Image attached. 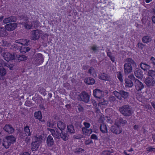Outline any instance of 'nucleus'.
<instances>
[{
  "label": "nucleus",
  "instance_id": "nucleus-1",
  "mask_svg": "<svg viewBox=\"0 0 155 155\" xmlns=\"http://www.w3.org/2000/svg\"><path fill=\"white\" fill-rule=\"evenodd\" d=\"M49 130L55 138L60 139L61 138L64 141H66L68 139L69 135L67 133H65L63 131H61V133H60L56 128L49 129Z\"/></svg>",
  "mask_w": 155,
  "mask_h": 155
},
{
  "label": "nucleus",
  "instance_id": "nucleus-2",
  "mask_svg": "<svg viewBox=\"0 0 155 155\" xmlns=\"http://www.w3.org/2000/svg\"><path fill=\"white\" fill-rule=\"evenodd\" d=\"M125 63L124 65V71L125 74H128L132 72V66L135 64L134 61L131 58H129L126 59Z\"/></svg>",
  "mask_w": 155,
  "mask_h": 155
},
{
  "label": "nucleus",
  "instance_id": "nucleus-3",
  "mask_svg": "<svg viewBox=\"0 0 155 155\" xmlns=\"http://www.w3.org/2000/svg\"><path fill=\"white\" fill-rule=\"evenodd\" d=\"M42 137L40 135L35 136L33 138V141L31 144V147L32 151L36 150L39 148Z\"/></svg>",
  "mask_w": 155,
  "mask_h": 155
},
{
  "label": "nucleus",
  "instance_id": "nucleus-4",
  "mask_svg": "<svg viewBox=\"0 0 155 155\" xmlns=\"http://www.w3.org/2000/svg\"><path fill=\"white\" fill-rule=\"evenodd\" d=\"M119 111L124 116H129L132 113V109L128 105H124L119 108Z\"/></svg>",
  "mask_w": 155,
  "mask_h": 155
},
{
  "label": "nucleus",
  "instance_id": "nucleus-5",
  "mask_svg": "<svg viewBox=\"0 0 155 155\" xmlns=\"http://www.w3.org/2000/svg\"><path fill=\"white\" fill-rule=\"evenodd\" d=\"M104 93L98 89H95L93 91V94L95 97L99 99L101 98L100 101V104H101L102 105L106 104V101H105L104 99L102 98L104 95Z\"/></svg>",
  "mask_w": 155,
  "mask_h": 155
},
{
  "label": "nucleus",
  "instance_id": "nucleus-6",
  "mask_svg": "<svg viewBox=\"0 0 155 155\" xmlns=\"http://www.w3.org/2000/svg\"><path fill=\"white\" fill-rule=\"evenodd\" d=\"M28 41L27 40H18L16 41V42L22 45H23L21 47L20 51L21 53H25L28 51L30 50V48L28 47L25 46L28 45L27 42Z\"/></svg>",
  "mask_w": 155,
  "mask_h": 155
},
{
  "label": "nucleus",
  "instance_id": "nucleus-7",
  "mask_svg": "<svg viewBox=\"0 0 155 155\" xmlns=\"http://www.w3.org/2000/svg\"><path fill=\"white\" fill-rule=\"evenodd\" d=\"M42 34L43 32L41 30H37L33 31L31 32V38L34 40H37L39 38Z\"/></svg>",
  "mask_w": 155,
  "mask_h": 155
},
{
  "label": "nucleus",
  "instance_id": "nucleus-8",
  "mask_svg": "<svg viewBox=\"0 0 155 155\" xmlns=\"http://www.w3.org/2000/svg\"><path fill=\"white\" fill-rule=\"evenodd\" d=\"M44 58L42 55L40 54H38L35 55L34 59L32 61L33 63L37 65H40L43 62Z\"/></svg>",
  "mask_w": 155,
  "mask_h": 155
},
{
  "label": "nucleus",
  "instance_id": "nucleus-9",
  "mask_svg": "<svg viewBox=\"0 0 155 155\" xmlns=\"http://www.w3.org/2000/svg\"><path fill=\"white\" fill-rule=\"evenodd\" d=\"M2 55L4 59L7 61L13 60L15 58V55L14 53H12L6 51L4 52Z\"/></svg>",
  "mask_w": 155,
  "mask_h": 155
},
{
  "label": "nucleus",
  "instance_id": "nucleus-10",
  "mask_svg": "<svg viewBox=\"0 0 155 155\" xmlns=\"http://www.w3.org/2000/svg\"><path fill=\"white\" fill-rule=\"evenodd\" d=\"M110 130L112 132L116 134H120L122 132V129L120 127L119 124H116L114 126L111 127Z\"/></svg>",
  "mask_w": 155,
  "mask_h": 155
},
{
  "label": "nucleus",
  "instance_id": "nucleus-11",
  "mask_svg": "<svg viewBox=\"0 0 155 155\" xmlns=\"http://www.w3.org/2000/svg\"><path fill=\"white\" fill-rule=\"evenodd\" d=\"M145 83L148 87L153 86L155 84V81L154 78L148 77H147L144 81Z\"/></svg>",
  "mask_w": 155,
  "mask_h": 155
},
{
  "label": "nucleus",
  "instance_id": "nucleus-12",
  "mask_svg": "<svg viewBox=\"0 0 155 155\" xmlns=\"http://www.w3.org/2000/svg\"><path fill=\"white\" fill-rule=\"evenodd\" d=\"M17 26V24L15 23H9L5 26L6 29L9 31H11L15 30Z\"/></svg>",
  "mask_w": 155,
  "mask_h": 155
},
{
  "label": "nucleus",
  "instance_id": "nucleus-13",
  "mask_svg": "<svg viewBox=\"0 0 155 155\" xmlns=\"http://www.w3.org/2000/svg\"><path fill=\"white\" fill-rule=\"evenodd\" d=\"M135 87L136 89L138 91H141L144 87L143 84L138 79L135 81Z\"/></svg>",
  "mask_w": 155,
  "mask_h": 155
},
{
  "label": "nucleus",
  "instance_id": "nucleus-14",
  "mask_svg": "<svg viewBox=\"0 0 155 155\" xmlns=\"http://www.w3.org/2000/svg\"><path fill=\"white\" fill-rule=\"evenodd\" d=\"M7 74L5 69L3 67L0 66V80H3Z\"/></svg>",
  "mask_w": 155,
  "mask_h": 155
},
{
  "label": "nucleus",
  "instance_id": "nucleus-15",
  "mask_svg": "<svg viewBox=\"0 0 155 155\" xmlns=\"http://www.w3.org/2000/svg\"><path fill=\"white\" fill-rule=\"evenodd\" d=\"M80 97L81 100L86 102H87L89 100V96L86 92H83L80 95Z\"/></svg>",
  "mask_w": 155,
  "mask_h": 155
},
{
  "label": "nucleus",
  "instance_id": "nucleus-16",
  "mask_svg": "<svg viewBox=\"0 0 155 155\" xmlns=\"http://www.w3.org/2000/svg\"><path fill=\"white\" fill-rule=\"evenodd\" d=\"M30 22H26V21L25 22L21 23V24L24 25V26L25 28L27 29H31L32 28V27H37L38 25V24H35L33 25H30Z\"/></svg>",
  "mask_w": 155,
  "mask_h": 155
},
{
  "label": "nucleus",
  "instance_id": "nucleus-17",
  "mask_svg": "<svg viewBox=\"0 0 155 155\" xmlns=\"http://www.w3.org/2000/svg\"><path fill=\"white\" fill-rule=\"evenodd\" d=\"M46 143L47 146L49 147H52L54 144V141L52 137L49 135L47 139Z\"/></svg>",
  "mask_w": 155,
  "mask_h": 155
},
{
  "label": "nucleus",
  "instance_id": "nucleus-18",
  "mask_svg": "<svg viewBox=\"0 0 155 155\" xmlns=\"http://www.w3.org/2000/svg\"><path fill=\"white\" fill-rule=\"evenodd\" d=\"M3 129L9 134H12L14 131L13 128L11 125L8 124L6 125L4 127Z\"/></svg>",
  "mask_w": 155,
  "mask_h": 155
},
{
  "label": "nucleus",
  "instance_id": "nucleus-19",
  "mask_svg": "<svg viewBox=\"0 0 155 155\" xmlns=\"http://www.w3.org/2000/svg\"><path fill=\"white\" fill-rule=\"evenodd\" d=\"M57 126L61 131H64L66 127V125L64 123L61 121L58 122Z\"/></svg>",
  "mask_w": 155,
  "mask_h": 155
},
{
  "label": "nucleus",
  "instance_id": "nucleus-20",
  "mask_svg": "<svg viewBox=\"0 0 155 155\" xmlns=\"http://www.w3.org/2000/svg\"><path fill=\"white\" fill-rule=\"evenodd\" d=\"M125 85L126 87L129 88L131 87L133 85V81L130 79L126 78L125 79Z\"/></svg>",
  "mask_w": 155,
  "mask_h": 155
},
{
  "label": "nucleus",
  "instance_id": "nucleus-21",
  "mask_svg": "<svg viewBox=\"0 0 155 155\" xmlns=\"http://www.w3.org/2000/svg\"><path fill=\"white\" fill-rule=\"evenodd\" d=\"M134 75L139 79L141 78L143 76V72L139 69H137L135 70L134 72Z\"/></svg>",
  "mask_w": 155,
  "mask_h": 155
},
{
  "label": "nucleus",
  "instance_id": "nucleus-22",
  "mask_svg": "<svg viewBox=\"0 0 155 155\" xmlns=\"http://www.w3.org/2000/svg\"><path fill=\"white\" fill-rule=\"evenodd\" d=\"M84 82L88 85H92L95 82V80L91 78H86L84 80Z\"/></svg>",
  "mask_w": 155,
  "mask_h": 155
},
{
  "label": "nucleus",
  "instance_id": "nucleus-23",
  "mask_svg": "<svg viewBox=\"0 0 155 155\" xmlns=\"http://www.w3.org/2000/svg\"><path fill=\"white\" fill-rule=\"evenodd\" d=\"M140 66L142 69L147 71V70H149V69L150 68V65L145 63H141L140 64Z\"/></svg>",
  "mask_w": 155,
  "mask_h": 155
},
{
  "label": "nucleus",
  "instance_id": "nucleus-24",
  "mask_svg": "<svg viewBox=\"0 0 155 155\" xmlns=\"http://www.w3.org/2000/svg\"><path fill=\"white\" fill-rule=\"evenodd\" d=\"M129 95V93L123 90H120V96L121 99L122 98L125 99L128 98Z\"/></svg>",
  "mask_w": 155,
  "mask_h": 155
},
{
  "label": "nucleus",
  "instance_id": "nucleus-25",
  "mask_svg": "<svg viewBox=\"0 0 155 155\" xmlns=\"http://www.w3.org/2000/svg\"><path fill=\"white\" fill-rule=\"evenodd\" d=\"M16 139V138L13 136H8L5 138V141H8L10 144L11 143L15 142Z\"/></svg>",
  "mask_w": 155,
  "mask_h": 155
},
{
  "label": "nucleus",
  "instance_id": "nucleus-26",
  "mask_svg": "<svg viewBox=\"0 0 155 155\" xmlns=\"http://www.w3.org/2000/svg\"><path fill=\"white\" fill-rule=\"evenodd\" d=\"M15 20V18L14 16L10 17L4 19L3 22L4 23H7L11 22Z\"/></svg>",
  "mask_w": 155,
  "mask_h": 155
},
{
  "label": "nucleus",
  "instance_id": "nucleus-27",
  "mask_svg": "<svg viewBox=\"0 0 155 155\" xmlns=\"http://www.w3.org/2000/svg\"><path fill=\"white\" fill-rule=\"evenodd\" d=\"M8 35V33L5 28L3 27H0V36L4 37Z\"/></svg>",
  "mask_w": 155,
  "mask_h": 155
},
{
  "label": "nucleus",
  "instance_id": "nucleus-28",
  "mask_svg": "<svg viewBox=\"0 0 155 155\" xmlns=\"http://www.w3.org/2000/svg\"><path fill=\"white\" fill-rule=\"evenodd\" d=\"M82 131L84 134L86 135L89 136L92 132V130H88L85 127L82 129Z\"/></svg>",
  "mask_w": 155,
  "mask_h": 155
},
{
  "label": "nucleus",
  "instance_id": "nucleus-29",
  "mask_svg": "<svg viewBox=\"0 0 155 155\" xmlns=\"http://www.w3.org/2000/svg\"><path fill=\"white\" fill-rule=\"evenodd\" d=\"M151 41V38L149 36H143L142 38V41L144 43H147Z\"/></svg>",
  "mask_w": 155,
  "mask_h": 155
},
{
  "label": "nucleus",
  "instance_id": "nucleus-30",
  "mask_svg": "<svg viewBox=\"0 0 155 155\" xmlns=\"http://www.w3.org/2000/svg\"><path fill=\"white\" fill-rule=\"evenodd\" d=\"M15 59L17 60L18 61H25L27 59V57L25 55L21 56L19 55H17L15 57Z\"/></svg>",
  "mask_w": 155,
  "mask_h": 155
},
{
  "label": "nucleus",
  "instance_id": "nucleus-31",
  "mask_svg": "<svg viewBox=\"0 0 155 155\" xmlns=\"http://www.w3.org/2000/svg\"><path fill=\"white\" fill-rule=\"evenodd\" d=\"M117 77L118 78L119 81L121 82L123 81V76L121 71H118L116 73Z\"/></svg>",
  "mask_w": 155,
  "mask_h": 155
},
{
  "label": "nucleus",
  "instance_id": "nucleus-32",
  "mask_svg": "<svg viewBox=\"0 0 155 155\" xmlns=\"http://www.w3.org/2000/svg\"><path fill=\"white\" fill-rule=\"evenodd\" d=\"M34 116L36 118L38 119L39 120H41L42 118L41 113L40 111L35 112L34 114Z\"/></svg>",
  "mask_w": 155,
  "mask_h": 155
},
{
  "label": "nucleus",
  "instance_id": "nucleus-33",
  "mask_svg": "<svg viewBox=\"0 0 155 155\" xmlns=\"http://www.w3.org/2000/svg\"><path fill=\"white\" fill-rule=\"evenodd\" d=\"M25 134L26 136H29L31 135V132L29 127L28 126H26L24 129Z\"/></svg>",
  "mask_w": 155,
  "mask_h": 155
},
{
  "label": "nucleus",
  "instance_id": "nucleus-34",
  "mask_svg": "<svg viewBox=\"0 0 155 155\" xmlns=\"http://www.w3.org/2000/svg\"><path fill=\"white\" fill-rule=\"evenodd\" d=\"M67 130L70 133L73 134L75 132V130L74 129V127L72 125L67 126Z\"/></svg>",
  "mask_w": 155,
  "mask_h": 155
},
{
  "label": "nucleus",
  "instance_id": "nucleus-35",
  "mask_svg": "<svg viewBox=\"0 0 155 155\" xmlns=\"http://www.w3.org/2000/svg\"><path fill=\"white\" fill-rule=\"evenodd\" d=\"M148 75L150 77L155 78V71L153 70H149L148 72Z\"/></svg>",
  "mask_w": 155,
  "mask_h": 155
},
{
  "label": "nucleus",
  "instance_id": "nucleus-36",
  "mask_svg": "<svg viewBox=\"0 0 155 155\" xmlns=\"http://www.w3.org/2000/svg\"><path fill=\"white\" fill-rule=\"evenodd\" d=\"M2 144L3 146L6 148H8L9 146L11 145L8 141H5V138L3 140Z\"/></svg>",
  "mask_w": 155,
  "mask_h": 155
},
{
  "label": "nucleus",
  "instance_id": "nucleus-37",
  "mask_svg": "<svg viewBox=\"0 0 155 155\" xmlns=\"http://www.w3.org/2000/svg\"><path fill=\"white\" fill-rule=\"evenodd\" d=\"M100 130L102 133H105L107 131V127L105 124H103L100 127Z\"/></svg>",
  "mask_w": 155,
  "mask_h": 155
},
{
  "label": "nucleus",
  "instance_id": "nucleus-38",
  "mask_svg": "<svg viewBox=\"0 0 155 155\" xmlns=\"http://www.w3.org/2000/svg\"><path fill=\"white\" fill-rule=\"evenodd\" d=\"M99 78L102 80L106 81L107 78L106 74L104 73L101 74L99 75Z\"/></svg>",
  "mask_w": 155,
  "mask_h": 155
},
{
  "label": "nucleus",
  "instance_id": "nucleus-39",
  "mask_svg": "<svg viewBox=\"0 0 155 155\" xmlns=\"http://www.w3.org/2000/svg\"><path fill=\"white\" fill-rule=\"evenodd\" d=\"M113 94L119 100L121 99L120 96V91H119V92H118L117 91H114L113 92Z\"/></svg>",
  "mask_w": 155,
  "mask_h": 155
},
{
  "label": "nucleus",
  "instance_id": "nucleus-40",
  "mask_svg": "<svg viewBox=\"0 0 155 155\" xmlns=\"http://www.w3.org/2000/svg\"><path fill=\"white\" fill-rule=\"evenodd\" d=\"M107 56H108L110 59L112 61L113 63L115 62V57L114 55L111 54L110 53L107 52Z\"/></svg>",
  "mask_w": 155,
  "mask_h": 155
},
{
  "label": "nucleus",
  "instance_id": "nucleus-41",
  "mask_svg": "<svg viewBox=\"0 0 155 155\" xmlns=\"http://www.w3.org/2000/svg\"><path fill=\"white\" fill-rule=\"evenodd\" d=\"M89 72L91 74H92L94 77L97 76L95 71L93 68H90L89 70Z\"/></svg>",
  "mask_w": 155,
  "mask_h": 155
},
{
  "label": "nucleus",
  "instance_id": "nucleus-42",
  "mask_svg": "<svg viewBox=\"0 0 155 155\" xmlns=\"http://www.w3.org/2000/svg\"><path fill=\"white\" fill-rule=\"evenodd\" d=\"M137 45V47L140 50H143L145 46V45L140 42L138 43Z\"/></svg>",
  "mask_w": 155,
  "mask_h": 155
},
{
  "label": "nucleus",
  "instance_id": "nucleus-43",
  "mask_svg": "<svg viewBox=\"0 0 155 155\" xmlns=\"http://www.w3.org/2000/svg\"><path fill=\"white\" fill-rule=\"evenodd\" d=\"M147 151L149 152H155V148H153L152 146H150L147 148Z\"/></svg>",
  "mask_w": 155,
  "mask_h": 155
},
{
  "label": "nucleus",
  "instance_id": "nucleus-44",
  "mask_svg": "<svg viewBox=\"0 0 155 155\" xmlns=\"http://www.w3.org/2000/svg\"><path fill=\"white\" fill-rule=\"evenodd\" d=\"M116 100L115 97L113 96H110L109 98V101H110V102H114Z\"/></svg>",
  "mask_w": 155,
  "mask_h": 155
},
{
  "label": "nucleus",
  "instance_id": "nucleus-45",
  "mask_svg": "<svg viewBox=\"0 0 155 155\" xmlns=\"http://www.w3.org/2000/svg\"><path fill=\"white\" fill-rule=\"evenodd\" d=\"M150 62L154 66H155V58L153 57H151L150 59Z\"/></svg>",
  "mask_w": 155,
  "mask_h": 155
},
{
  "label": "nucleus",
  "instance_id": "nucleus-46",
  "mask_svg": "<svg viewBox=\"0 0 155 155\" xmlns=\"http://www.w3.org/2000/svg\"><path fill=\"white\" fill-rule=\"evenodd\" d=\"M127 78L130 79V80H132V81H135L136 80H135V78L133 75H130L128 76V78Z\"/></svg>",
  "mask_w": 155,
  "mask_h": 155
},
{
  "label": "nucleus",
  "instance_id": "nucleus-47",
  "mask_svg": "<svg viewBox=\"0 0 155 155\" xmlns=\"http://www.w3.org/2000/svg\"><path fill=\"white\" fill-rule=\"evenodd\" d=\"M47 126L51 127H53V126H54V124L51 122H48L47 123Z\"/></svg>",
  "mask_w": 155,
  "mask_h": 155
},
{
  "label": "nucleus",
  "instance_id": "nucleus-48",
  "mask_svg": "<svg viewBox=\"0 0 155 155\" xmlns=\"http://www.w3.org/2000/svg\"><path fill=\"white\" fill-rule=\"evenodd\" d=\"M0 64L2 65L1 66H6V64L2 60H0Z\"/></svg>",
  "mask_w": 155,
  "mask_h": 155
},
{
  "label": "nucleus",
  "instance_id": "nucleus-49",
  "mask_svg": "<svg viewBox=\"0 0 155 155\" xmlns=\"http://www.w3.org/2000/svg\"><path fill=\"white\" fill-rule=\"evenodd\" d=\"M118 121H119V122H120L119 124H124L127 122L126 120H123L122 119H119Z\"/></svg>",
  "mask_w": 155,
  "mask_h": 155
},
{
  "label": "nucleus",
  "instance_id": "nucleus-50",
  "mask_svg": "<svg viewBox=\"0 0 155 155\" xmlns=\"http://www.w3.org/2000/svg\"><path fill=\"white\" fill-rule=\"evenodd\" d=\"M85 143L86 144L89 145L91 143H93V141L90 140H87L85 141Z\"/></svg>",
  "mask_w": 155,
  "mask_h": 155
},
{
  "label": "nucleus",
  "instance_id": "nucleus-51",
  "mask_svg": "<svg viewBox=\"0 0 155 155\" xmlns=\"http://www.w3.org/2000/svg\"><path fill=\"white\" fill-rule=\"evenodd\" d=\"M1 44L3 46H7L8 45V43L6 41H2Z\"/></svg>",
  "mask_w": 155,
  "mask_h": 155
},
{
  "label": "nucleus",
  "instance_id": "nucleus-52",
  "mask_svg": "<svg viewBox=\"0 0 155 155\" xmlns=\"http://www.w3.org/2000/svg\"><path fill=\"white\" fill-rule=\"evenodd\" d=\"M91 138L94 140H97V137L95 134H92L91 136Z\"/></svg>",
  "mask_w": 155,
  "mask_h": 155
},
{
  "label": "nucleus",
  "instance_id": "nucleus-53",
  "mask_svg": "<svg viewBox=\"0 0 155 155\" xmlns=\"http://www.w3.org/2000/svg\"><path fill=\"white\" fill-rule=\"evenodd\" d=\"M84 124L85 127L87 128H89L90 126V124L89 123L84 122Z\"/></svg>",
  "mask_w": 155,
  "mask_h": 155
},
{
  "label": "nucleus",
  "instance_id": "nucleus-54",
  "mask_svg": "<svg viewBox=\"0 0 155 155\" xmlns=\"http://www.w3.org/2000/svg\"><path fill=\"white\" fill-rule=\"evenodd\" d=\"M84 149L81 148H79L77 149L76 150V152H81L82 153L84 152Z\"/></svg>",
  "mask_w": 155,
  "mask_h": 155
},
{
  "label": "nucleus",
  "instance_id": "nucleus-55",
  "mask_svg": "<svg viewBox=\"0 0 155 155\" xmlns=\"http://www.w3.org/2000/svg\"><path fill=\"white\" fill-rule=\"evenodd\" d=\"M6 66L8 67L10 70H12L13 69V65L12 64H11L10 65L6 64Z\"/></svg>",
  "mask_w": 155,
  "mask_h": 155
},
{
  "label": "nucleus",
  "instance_id": "nucleus-56",
  "mask_svg": "<svg viewBox=\"0 0 155 155\" xmlns=\"http://www.w3.org/2000/svg\"><path fill=\"white\" fill-rule=\"evenodd\" d=\"M30 140V138L28 136H26L25 138V141L26 142H28Z\"/></svg>",
  "mask_w": 155,
  "mask_h": 155
},
{
  "label": "nucleus",
  "instance_id": "nucleus-57",
  "mask_svg": "<svg viewBox=\"0 0 155 155\" xmlns=\"http://www.w3.org/2000/svg\"><path fill=\"white\" fill-rule=\"evenodd\" d=\"M19 155H30L29 153L28 152H24L21 153Z\"/></svg>",
  "mask_w": 155,
  "mask_h": 155
},
{
  "label": "nucleus",
  "instance_id": "nucleus-58",
  "mask_svg": "<svg viewBox=\"0 0 155 155\" xmlns=\"http://www.w3.org/2000/svg\"><path fill=\"white\" fill-rule=\"evenodd\" d=\"M91 48L94 51H95L97 50V47L95 45H94L91 47Z\"/></svg>",
  "mask_w": 155,
  "mask_h": 155
},
{
  "label": "nucleus",
  "instance_id": "nucleus-59",
  "mask_svg": "<svg viewBox=\"0 0 155 155\" xmlns=\"http://www.w3.org/2000/svg\"><path fill=\"white\" fill-rule=\"evenodd\" d=\"M139 128V126L138 125H134V126L133 128L135 130H137Z\"/></svg>",
  "mask_w": 155,
  "mask_h": 155
},
{
  "label": "nucleus",
  "instance_id": "nucleus-60",
  "mask_svg": "<svg viewBox=\"0 0 155 155\" xmlns=\"http://www.w3.org/2000/svg\"><path fill=\"white\" fill-rule=\"evenodd\" d=\"M151 104L153 107L155 109V102L153 101L151 102Z\"/></svg>",
  "mask_w": 155,
  "mask_h": 155
},
{
  "label": "nucleus",
  "instance_id": "nucleus-61",
  "mask_svg": "<svg viewBox=\"0 0 155 155\" xmlns=\"http://www.w3.org/2000/svg\"><path fill=\"white\" fill-rule=\"evenodd\" d=\"M152 138L154 142H155V134L152 135Z\"/></svg>",
  "mask_w": 155,
  "mask_h": 155
},
{
  "label": "nucleus",
  "instance_id": "nucleus-62",
  "mask_svg": "<svg viewBox=\"0 0 155 155\" xmlns=\"http://www.w3.org/2000/svg\"><path fill=\"white\" fill-rule=\"evenodd\" d=\"M152 0H145V2L146 3H148L152 1Z\"/></svg>",
  "mask_w": 155,
  "mask_h": 155
},
{
  "label": "nucleus",
  "instance_id": "nucleus-63",
  "mask_svg": "<svg viewBox=\"0 0 155 155\" xmlns=\"http://www.w3.org/2000/svg\"><path fill=\"white\" fill-rule=\"evenodd\" d=\"M127 151L129 152H130L133 151L134 150L132 148H131L130 149L128 150Z\"/></svg>",
  "mask_w": 155,
  "mask_h": 155
},
{
  "label": "nucleus",
  "instance_id": "nucleus-64",
  "mask_svg": "<svg viewBox=\"0 0 155 155\" xmlns=\"http://www.w3.org/2000/svg\"><path fill=\"white\" fill-rule=\"evenodd\" d=\"M124 154L125 155H129V154H127L125 151H124Z\"/></svg>",
  "mask_w": 155,
  "mask_h": 155
}]
</instances>
